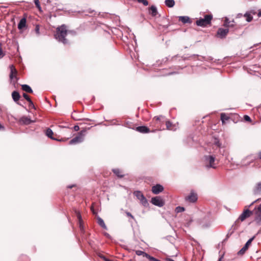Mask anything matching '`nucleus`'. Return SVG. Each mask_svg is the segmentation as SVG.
Wrapping results in <instances>:
<instances>
[{
    "mask_svg": "<svg viewBox=\"0 0 261 261\" xmlns=\"http://www.w3.org/2000/svg\"><path fill=\"white\" fill-rule=\"evenodd\" d=\"M70 32V31H67V27L65 24H63L57 28L56 32L55 34V38L64 44H67L69 43V41L66 38V36L68 33Z\"/></svg>",
    "mask_w": 261,
    "mask_h": 261,
    "instance_id": "obj_1",
    "label": "nucleus"
},
{
    "mask_svg": "<svg viewBox=\"0 0 261 261\" xmlns=\"http://www.w3.org/2000/svg\"><path fill=\"white\" fill-rule=\"evenodd\" d=\"M166 121V117L163 115L155 116L150 122V126L152 127L151 132L156 130L165 129L164 123Z\"/></svg>",
    "mask_w": 261,
    "mask_h": 261,
    "instance_id": "obj_2",
    "label": "nucleus"
},
{
    "mask_svg": "<svg viewBox=\"0 0 261 261\" xmlns=\"http://www.w3.org/2000/svg\"><path fill=\"white\" fill-rule=\"evenodd\" d=\"M213 16L211 14L205 15L203 18H199L196 21V24L198 26L205 27L211 24Z\"/></svg>",
    "mask_w": 261,
    "mask_h": 261,
    "instance_id": "obj_3",
    "label": "nucleus"
},
{
    "mask_svg": "<svg viewBox=\"0 0 261 261\" xmlns=\"http://www.w3.org/2000/svg\"><path fill=\"white\" fill-rule=\"evenodd\" d=\"M9 68L10 69V73L9 74L10 83L14 86H15L19 79L17 76L18 71L13 65H10Z\"/></svg>",
    "mask_w": 261,
    "mask_h": 261,
    "instance_id": "obj_4",
    "label": "nucleus"
},
{
    "mask_svg": "<svg viewBox=\"0 0 261 261\" xmlns=\"http://www.w3.org/2000/svg\"><path fill=\"white\" fill-rule=\"evenodd\" d=\"M86 130L83 129L78 133L77 135L71 139L70 142V144H76L83 141L84 136L86 134Z\"/></svg>",
    "mask_w": 261,
    "mask_h": 261,
    "instance_id": "obj_5",
    "label": "nucleus"
},
{
    "mask_svg": "<svg viewBox=\"0 0 261 261\" xmlns=\"http://www.w3.org/2000/svg\"><path fill=\"white\" fill-rule=\"evenodd\" d=\"M253 214V212L249 211L248 209H245L243 212L241 214L238 219L236 221V223L240 222H243L247 218H249Z\"/></svg>",
    "mask_w": 261,
    "mask_h": 261,
    "instance_id": "obj_6",
    "label": "nucleus"
},
{
    "mask_svg": "<svg viewBox=\"0 0 261 261\" xmlns=\"http://www.w3.org/2000/svg\"><path fill=\"white\" fill-rule=\"evenodd\" d=\"M205 160L207 164L206 166L208 168H215L216 166L215 164V158L212 155H206L205 156Z\"/></svg>",
    "mask_w": 261,
    "mask_h": 261,
    "instance_id": "obj_7",
    "label": "nucleus"
},
{
    "mask_svg": "<svg viewBox=\"0 0 261 261\" xmlns=\"http://www.w3.org/2000/svg\"><path fill=\"white\" fill-rule=\"evenodd\" d=\"M255 237H253L251 239H250L247 243L245 244L244 246L238 252V254L239 255H243L245 252L248 250L249 247L251 245L252 242L254 239Z\"/></svg>",
    "mask_w": 261,
    "mask_h": 261,
    "instance_id": "obj_8",
    "label": "nucleus"
},
{
    "mask_svg": "<svg viewBox=\"0 0 261 261\" xmlns=\"http://www.w3.org/2000/svg\"><path fill=\"white\" fill-rule=\"evenodd\" d=\"M151 202L156 206H163L165 203L164 200L159 196H156L151 198Z\"/></svg>",
    "mask_w": 261,
    "mask_h": 261,
    "instance_id": "obj_9",
    "label": "nucleus"
},
{
    "mask_svg": "<svg viewBox=\"0 0 261 261\" xmlns=\"http://www.w3.org/2000/svg\"><path fill=\"white\" fill-rule=\"evenodd\" d=\"M185 200L190 202H195L197 200V194L191 191L190 195L185 197Z\"/></svg>",
    "mask_w": 261,
    "mask_h": 261,
    "instance_id": "obj_10",
    "label": "nucleus"
},
{
    "mask_svg": "<svg viewBox=\"0 0 261 261\" xmlns=\"http://www.w3.org/2000/svg\"><path fill=\"white\" fill-rule=\"evenodd\" d=\"M253 161L250 155L244 158L241 162V167H247L250 165Z\"/></svg>",
    "mask_w": 261,
    "mask_h": 261,
    "instance_id": "obj_11",
    "label": "nucleus"
},
{
    "mask_svg": "<svg viewBox=\"0 0 261 261\" xmlns=\"http://www.w3.org/2000/svg\"><path fill=\"white\" fill-rule=\"evenodd\" d=\"M229 32L228 29L219 28L218 30L217 35L221 38H225Z\"/></svg>",
    "mask_w": 261,
    "mask_h": 261,
    "instance_id": "obj_12",
    "label": "nucleus"
},
{
    "mask_svg": "<svg viewBox=\"0 0 261 261\" xmlns=\"http://www.w3.org/2000/svg\"><path fill=\"white\" fill-rule=\"evenodd\" d=\"M164 190V187L160 185L157 184L152 187L151 191L154 194H158Z\"/></svg>",
    "mask_w": 261,
    "mask_h": 261,
    "instance_id": "obj_13",
    "label": "nucleus"
},
{
    "mask_svg": "<svg viewBox=\"0 0 261 261\" xmlns=\"http://www.w3.org/2000/svg\"><path fill=\"white\" fill-rule=\"evenodd\" d=\"M136 254L139 256L143 255L144 257H146L147 258H148V259H149L151 261L156 260L155 258H154V257L151 256L148 254H147V253H145V252L141 251V250H136Z\"/></svg>",
    "mask_w": 261,
    "mask_h": 261,
    "instance_id": "obj_14",
    "label": "nucleus"
},
{
    "mask_svg": "<svg viewBox=\"0 0 261 261\" xmlns=\"http://www.w3.org/2000/svg\"><path fill=\"white\" fill-rule=\"evenodd\" d=\"M255 221L258 224L261 221V204L259 205L255 212Z\"/></svg>",
    "mask_w": 261,
    "mask_h": 261,
    "instance_id": "obj_15",
    "label": "nucleus"
},
{
    "mask_svg": "<svg viewBox=\"0 0 261 261\" xmlns=\"http://www.w3.org/2000/svg\"><path fill=\"white\" fill-rule=\"evenodd\" d=\"M165 123L166 127V129L170 130H175L177 128L175 124H172L170 121L167 120L166 118Z\"/></svg>",
    "mask_w": 261,
    "mask_h": 261,
    "instance_id": "obj_16",
    "label": "nucleus"
},
{
    "mask_svg": "<svg viewBox=\"0 0 261 261\" xmlns=\"http://www.w3.org/2000/svg\"><path fill=\"white\" fill-rule=\"evenodd\" d=\"M135 195L139 199L143 204L147 203L146 199L145 198L143 194L140 191H137L134 193Z\"/></svg>",
    "mask_w": 261,
    "mask_h": 261,
    "instance_id": "obj_17",
    "label": "nucleus"
},
{
    "mask_svg": "<svg viewBox=\"0 0 261 261\" xmlns=\"http://www.w3.org/2000/svg\"><path fill=\"white\" fill-rule=\"evenodd\" d=\"M19 122L20 124L28 125L33 122V121L26 116H23L20 118Z\"/></svg>",
    "mask_w": 261,
    "mask_h": 261,
    "instance_id": "obj_18",
    "label": "nucleus"
},
{
    "mask_svg": "<svg viewBox=\"0 0 261 261\" xmlns=\"http://www.w3.org/2000/svg\"><path fill=\"white\" fill-rule=\"evenodd\" d=\"M73 211L74 213V214L76 215V216L77 217V218L78 219V221H79V224H80V228L82 229V227H83V220H82V216L81 215V213L80 212L77 210L76 208H73Z\"/></svg>",
    "mask_w": 261,
    "mask_h": 261,
    "instance_id": "obj_19",
    "label": "nucleus"
},
{
    "mask_svg": "<svg viewBox=\"0 0 261 261\" xmlns=\"http://www.w3.org/2000/svg\"><path fill=\"white\" fill-rule=\"evenodd\" d=\"M27 26V20L25 18H22L20 19L18 24V28L20 30H22Z\"/></svg>",
    "mask_w": 261,
    "mask_h": 261,
    "instance_id": "obj_20",
    "label": "nucleus"
},
{
    "mask_svg": "<svg viewBox=\"0 0 261 261\" xmlns=\"http://www.w3.org/2000/svg\"><path fill=\"white\" fill-rule=\"evenodd\" d=\"M149 9V13L152 16L154 17L156 16L158 14V10L155 6H151L150 7L148 8Z\"/></svg>",
    "mask_w": 261,
    "mask_h": 261,
    "instance_id": "obj_21",
    "label": "nucleus"
},
{
    "mask_svg": "<svg viewBox=\"0 0 261 261\" xmlns=\"http://www.w3.org/2000/svg\"><path fill=\"white\" fill-rule=\"evenodd\" d=\"M253 193L254 194H259L261 193V181L257 183L254 186Z\"/></svg>",
    "mask_w": 261,
    "mask_h": 261,
    "instance_id": "obj_22",
    "label": "nucleus"
},
{
    "mask_svg": "<svg viewBox=\"0 0 261 261\" xmlns=\"http://www.w3.org/2000/svg\"><path fill=\"white\" fill-rule=\"evenodd\" d=\"M12 97L15 102H17V103L19 104V103L18 102V101L20 98V95L17 91H14L12 93Z\"/></svg>",
    "mask_w": 261,
    "mask_h": 261,
    "instance_id": "obj_23",
    "label": "nucleus"
},
{
    "mask_svg": "<svg viewBox=\"0 0 261 261\" xmlns=\"http://www.w3.org/2000/svg\"><path fill=\"white\" fill-rule=\"evenodd\" d=\"M136 130L142 133H146L150 132L149 128L145 126H141L137 127Z\"/></svg>",
    "mask_w": 261,
    "mask_h": 261,
    "instance_id": "obj_24",
    "label": "nucleus"
},
{
    "mask_svg": "<svg viewBox=\"0 0 261 261\" xmlns=\"http://www.w3.org/2000/svg\"><path fill=\"white\" fill-rule=\"evenodd\" d=\"M112 171L119 178H122L124 175L123 172L118 168L113 169Z\"/></svg>",
    "mask_w": 261,
    "mask_h": 261,
    "instance_id": "obj_25",
    "label": "nucleus"
},
{
    "mask_svg": "<svg viewBox=\"0 0 261 261\" xmlns=\"http://www.w3.org/2000/svg\"><path fill=\"white\" fill-rule=\"evenodd\" d=\"M21 89L24 91L29 93H32L33 92L31 88L28 85H22Z\"/></svg>",
    "mask_w": 261,
    "mask_h": 261,
    "instance_id": "obj_26",
    "label": "nucleus"
},
{
    "mask_svg": "<svg viewBox=\"0 0 261 261\" xmlns=\"http://www.w3.org/2000/svg\"><path fill=\"white\" fill-rule=\"evenodd\" d=\"M45 134L49 138L53 139V140H57L56 138H55L54 137H53V135H54V132H53V130L50 129V128H47L46 130V133H45Z\"/></svg>",
    "mask_w": 261,
    "mask_h": 261,
    "instance_id": "obj_27",
    "label": "nucleus"
},
{
    "mask_svg": "<svg viewBox=\"0 0 261 261\" xmlns=\"http://www.w3.org/2000/svg\"><path fill=\"white\" fill-rule=\"evenodd\" d=\"M229 118V117L225 113L221 114V120L222 121V124L224 125L225 123V121L228 120Z\"/></svg>",
    "mask_w": 261,
    "mask_h": 261,
    "instance_id": "obj_28",
    "label": "nucleus"
},
{
    "mask_svg": "<svg viewBox=\"0 0 261 261\" xmlns=\"http://www.w3.org/2000/svg\"><path fill=\"white\" fill-rule=\"evenodd\" d=\"M179 20L184 23L190 22V18L188 16H180L179 17Z\"/></svg>",
    "mask_w": 261,
    "mask_h": 261,
    "instance_id": "obj_29",
    "label": "nucleus"
},
{
    "mask_svg": "<svg viewBox=\"0 0 261 261\" xmlns=\"http://www.w3.org/2000/svg\"><path fill=\"white\" fill-rule=\"evenodd\" d=\"M165 3L167 6L170 8L173 7L175 5L174 0H165Z\"/></svg>",
    "mask_w": 261,
    "mask_h": 261,
    "instance_id": "obj_30",
    "label": "nucleus"
},
{
    "mask_svg": "<svg viewBox=\"0 0 261 261\" xmlns=\"http://www.w3.org/2000/svg\"><path fill=\"white\" fill-rule=\"evenodd\" d=\"M97 223L98 224L103 228L106 229L107 226L103 221V220L100 217L97 218Z\"/></svg>",
    "mask_w": 261,
    "mask_h": 261,
    "instance_id": "obj_31",
    "label": "nucleus"
},
{
    "mask_svg": "<svg viewBox=\"0 0 261 261\" xmlns=\"http://www.w3.org/2000/svg\"><path fill=\"white\" fill-rule=\"evenodd\" d=\"M244 16L246 18V20L248 22H250L253 19V17L249 13H246L244 14Z\"/></svg>",
    "mask_w": 261,
    "mask_h": 261,
    "instance_id": "obj_32",
    "label": "nucleus"
},
{
    "mask_svg": "<svg viewBox=\"0 0 261 261\" xmlns=\"http://www.w3.org/2000/svg\"><path fill=\"white\" fill-rule=\"evenodd\" d=\"M23 97L29 102V103H32V100L27 94L25 93H23Z\"/></svg>",
    "mask_w": 261,
    "mask_h": 261,
    "instance_id": "obj_33",
    "label": "nucleus"
},
{
    "mask_svg": "<svg viewBox=\"0 0 261 261\" xmlns=\"http://www.w3.org/2000/svg\"><path fill=\"white\" fill-rule=\"evenodd\" d=\"M35 4L36 7L39 10H41V6L40 5V2L39 0H34Z\"/></svg>",
    "mask_w": 261,
    "mask_h": 261,
    "instance_id": "obj_34",
    "label": "nucleus"
},
{
    "mask_svg": "<svg viewBox=\"0 0 261 261\" xmlns=\"http://www.w3.org/2000/svg\"><path fill=\"white\" fill-rule=\"evenodd\" d=\"M137 1L139 3H142L144 6L148 5V2L147 0H137Z\"/></svg>",
    "mask_w": 261,
    "mask_h": 261,
    "instance_id": "obj_35",
    "label": "nucleus"
},
{
    "mask_svg": "<svg viewBox=\"0 0 261 261\" xmlns=\"http://www.w3.org/2000/svg\"><path fill=\"white\" fill-rule=\"evenodd\" d=\"M229 24H230V21H229L228 18H225V21H224V26H225L226 27H229Z\"/></svg>",
    "mask_w": 261,
    "mask_h": 261,
    "instance_id": "obj_36",
    "label": "nucleus"
},
{
    "mask_svg": "<svg viewBox=\"0 0 261 261\" xmlns=\"http://www.w3.org/2000/svg\"><path fill=\"white\" fill-rule=\"evenodd\" d=\"M39 30H40L39 25H36V27H35V31L37 35H39L40 34Z\"/></svg>",
    "mask_w": 261,
    "mask_h": 261,
    "instance_id": "obj_37",
    "label": "nucleus"
},
{
    "mask_svg": "<svg viewBox=\"0 0 261 261\" xmlns=\"http://www.w3.org/2000/svg\"><path fill=\"white\" fill-rule=\"evenodd\" d=\"M5 56V53L3 52L2 48V45L0 44V59L2 58Z\"/></svg>",
    "mask_w": 261,
    "mask_h": 261,
    "instance_id": "obj_38",
    "label": "nucleus"
},
{
    "mask_svg": "<svg viewBox=\"0 0 261 261\" xmlns=\"http://www.w3.org/2000/svg\"><path fill=\"white\" fill-rule=\"evenodd\" d=\"M244 119L246 121H248V122L251 121V119L250 117L248 115H245L244 116Z\"/></svg>",
    "mask_w": 261,
    "mask_h": 261,
    "instance_id": "obj_39",
    "label": "nucleus"
},
{
    "mask_svg": "<svg viewBox=\"0 0 261 261\" xmlns=\"http://www.w3.org/2000/svg\"><path fill=\"white\" fill-rule=\"evenodd\" d=\"M177 212H181L185 211V208L183 207L178 206L176 208Z\"/></svg>",
    "mask_w": 261,
    "mask_h": 261,
    "instance_id": "obj_40",
    "label": "nucleus"
},
{
    "mask_svg": "<svg viewBox=\"0 0 261 261\" xmlns=\"http://www.w3.org/2000/svg\"><path fill=\"white\" fill-rule=\"evenodd\" d=\"M126 214L128 217H130L132 219H134V217L128 212H126Z\"/></svg>",
    "mask_w": 261,
    "mask_h": 261,
    "instance_id": "obj_41",
    "label": "nucleus"
},
{
    "mask_svg": "<svg viewBox=\"0 0 261 261\" xmlns=\"http://www.w3.org/2000/svg\"><path fill=\"white\" fill-rule=\"evenodd\" d=\"M215 144L217 146V147H220L221 146V143H220V142L217 140H216L215 141Z\"/></svg>",
    "mask_w": 261,
    "mask_h": 261,
    "instance_id": "obj_42",
    "label": "nucleus"
},
{
    "mask_svg": "<svg viewBox=\"0 0 261 261\" xmlns=\"http://www.w3.org/2000/svg\"><path fill=\"white\" fill-rule=\"evenodd\" d=\"M74 129L75 131H78L80 129V127L78 125H75L74 126Z\"/></svg>",
    "mask_w": 261,
    "mask_h": 261,
    "instance_id": "obj_43",
    "label": "nucleus"
},
{
    "mask_svg": "<svg viewBox=\"0 0 261 261\" xmlns=\"http://www.w3.org/2000/svg\"><path fill=\"white\" fill-rule=\"evenodd\" d=\"M223 258H224V255H222L219 258V259L218 260V261H224V259H223Z\"/></svg>",
    "mask_w": 261,
    "mask_h": 261,
    "instance_id": "obj_44",
    "label": "nucleus"
},
{
    "mask_svg": "<svg viewBox=\"0 0 261 261\" xmlns=\"http://www.w3.org/2000/svg\"><path fill=\"white\" fill-rule=\"evenodd\" d=\"M165 260L166 261H174V260H173L172 259L170 258H169V257H167L165 258Z\"/></svg>",
    "mask_w": 261,
    "mask_h": 261,
    "instance_id": "obj_45",
    "label": "nucleus"
},
{
    "mask_svg": "<svg viewBox=\"0 0 261 261\" xmlns=\"http://www.w3.org/2000/svg\"><path fill=\"white\" fill-rule=\"evenodd\" d=\"M29 107H31V108H34V105L33 104V101H32V103H29Z\"/></svg>",
    "mask_w": 261,
    "mask_h": 261,
    "instance_id": "obj_46",
    "label": "nucleus"
},
{
    "mask_svg": "<svg viewBox=\"0 0 261 261\" xmlns=\"http://www.w3.org/2000/svg\"><path fill=\"white\" fill-rule=\"evenodd\" d=\"M75 187V185H71V186H68L67 187L68 188H69V189H71L73 187Z\"/></svg>",
    "mask_w": 261,
    "mask_h": 261,
    "instance_id": "obj_47",
    "label": "nucleus"
},
{
    "mask_svg": "<svg viewBox=\"0 0 261 261\" xmlns=\"http://www.w3.org/2000/svg\"><path fill=\"white\" fill-rule=\"evenodd\" d=\"M258 158H259L260 159H261V151L258 152Z\"/></svg>",
    "mask_w": 261,
    "mask_h": 261,
    "instance_id": "obj_48",
    "label": "nucleus"
},
{
    "mask_svg": "<svg viewBox=\"0 0 261 261\" xmlns=\"http://www.w3.org/2000/svg\"><path fill=\"white\" fill-rule=\"evenodd\" d=\"M91 211L93 212V213L94 214V213H95V212H94V208H93V206H92L91 207Z\"/></svg>",
    "mask_w": 261,
    "mask_h": 261,
    "instance_id": "obj_49",
    "label": "nucleus"
},
{
    "mask_svg": "<svg viewBox=\"0 0 261 261\" xmlns=\"http://www.w3.org/2000/svg\"><path fill=\"white\" fill-rule=\"evenodd\" d=\"M258 16L259 17H261V11H259V12H258Z\"/></svg>",
    "mask_w": 261,
    "mask_h": 261,
    "instance_id": "obj_50",
    "label": "nucleus"
},
{
    "mask_svg": "<svg viewBox=\"0 0 261 261\" xmlns=\"http://www.w3.org/2000/svg\"><path fill=\"white\" fill-rule=\"evenodd\" d=\"M242 16V14H239L238 15V16L239 17H241Z\"/></svg>",
    "mask_w": 261,
    "mask_h": 261,
    "instance_id": "obj_51",
    "label": "nucleus"
},
{
    "mask_svg": "<svg viewBox=\"0 0 261 261\" xmlns=\"http://www.w3.org/2000/svg\"><path fill=\"white\" fill-rule=\"evenodd\" d=\"M228 27H233V25L232 24H229V26Z\"/></svg>",
    "mask_w": 261,
    "mask_h": 261,
    "instance_id": "obj_52",
    "label": "nucleus"
},
{
    "mask_svg": "<svg viewBox=\"0 0 261 261\" xmlns=\"http://www.w3.org/2000/svg\"><path fill=\"white\" fill-rule=\"evenodd\" d=\"M4 126H3L1 124H0V129H2V128H4Z\"/></svg>",
    "mask_w": 261,
    "mask_h": 261,
    "instance_id": "obj_53",
    "label": "nucleus"
},
{
    "mask_svg": "<svg viewBox=\"0 0 261 261\" xmlns=\"http://www.w3.org/2000/svg\"><path fill=\"white\" fill-rule=\"evenodd\" d=\"M101 257L103 258V259H104L105 260H107V261H109V260H108V259H106V258H105V257H103V256H101Z\"/></svg>",
    "mask_w": 261,
    "mask_h": 261,
    "instance_id": "obj_54",
    "label": "nucleus"
}]
</instances>
